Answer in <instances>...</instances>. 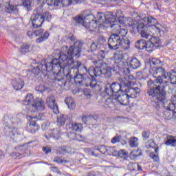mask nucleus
<instances>
[{
    "mask_svg": "<svg viewBox=\"0 0 176 176\" xmlns=\"http://www.w3.org/2000/svg\"><path fill=\"white\" fill-rule=\"evenodd\" d=\"M126 91H124L129 94V98H137V96H138V94H140V93L141 92V89H140V88L137 87L131 86L126 87Z\"/></svg>",
    "mask_w": 176,
    "mask_h": 176,
    "instance_id": "20",
    "label": "nucleus"
},
{
    "mask_svg": "<svg viewBox=\"0 0 176 176\" xmlns=\"http://www.w3.org/2000/svg\"><path fill=\"white\" fill-rule=\"evenodd\" d=\"M42 116H43V115L42 114H41V113H38V114H36V116H34V117H32V116H30V119H37V120H42Z\"/></svg>",
    "mask_w": 176,
    "mask_h": 176,
    "instance_id": "60",
    "label": "nucleus"
},
{
    "mask_svg": "<svg viewBox=\"0 0 176 176\" xmlns=\"http://www.w3.org/2000/svg\"><path fill=\"white\" fill-rule=\"evenodd\" d=\"M53 63L59 68V72L64 69L67 65H71L73 63L72 57H79L80 56V47L79 45H72L67 53H54Z\"/></svg>",
    "mask_w": 176,
    "mask_h": 176,
    "instance_id": "4",
    "label": "nucleus"
},
{
    "mask_svg": "<svg viewBox=\"0 0 176 176\" xmlns=\"http://www.w3.org/2000/svg\"><path fill=\"white\" fill-rule=\"evenodd\" d=\"M138 45H148V43L144 39H140L135 42Z\"/></svg>",
    "mask_w": 176,
    "mask_h": 176,
    "instance_id": "61",
    "label": "nucleus"
},
{
    "mask_svg": "<svg viewBox=\"0 0 176 176\" xmlns=\"http://www.w3.org/2000/svg\"><path fill=\"white\" fill-rule=\"evenodd\" d=\"M129 66L133 69H138L141 67V62L137 58H133L129 63Z\"/></svg>",
    "mask_w": 176,
    "mask_h": 176,
    "instance_id": "33",
    "label": "nucleus"
},
{
    "mask_svg": "<svg viewBox=\"0 0 176 176\" xmlns=\"http://www.w3.org/2000/svg\"><path fill=\"white\" fill-rule=\"evenodd\" d=\"M70 132L68 133V137L70 138V140H78L79 137H80V135L76 134L74 131L69 130Z\"/></svg>",
    "mask_w": 176,
    "mask_h": 176,
    "instance_id": "48",
    "label": "nucleus"
},
{
    "mask_svg": "<svg viewBox=\"0 0 176 176\" xmlns=\"http://www.w3.org/2000/svg\"><path fill=\"white\" fill-rule=\"evenodd\" d=\"M12 86L14 90H21L25 86L24 80L21 77H17L12 80Z\"/></svg>",
    "mask_w": 176,
    "mask_h": 176,
    "instance_id": "23",
    "label": "nucleus"
},
{
    "mask_svg": "<svg viewBox=\"0 0 176 176\" xmlns=\"http://www.w3.org/2000/svg\"><path fill=\"white\" fill-rule=\"evenodd\" d=\"M151 134V132L149 131H144L142 133V137L144 141H146V140H149V135Z\"/></svg>",
    "mask_w": 176,
    "mask_h": 176,
    "instance_id": "52",
    "label": "nucleus"
},
{
    "mask_svg": "<svg viewBox=\"0 0 176 176\" xmlns=\"http://www.w3.org/2000/svg\"><path fill=\"white\" fill-rule=\"evenodd\" d=\"M153 46L154 45H146L144 50H146V52H151L153 51Z\"/></svg>",
    "mask_w": 176,
    "mask_h": 176,
    "instance_id": "58",
    "label": "nucleus"
},
{
    "mask_svg": "<svg viewBox=\"0 0 176 176\" xmlns=\"http://www.w3.org/2000/svg\"><path fill=\"white\" fill-rule=\"evenodd\" d=\"M105 58V51L101 50L98 55H93L91 57V63L96 64V67H90L89 70V75L91 78L89 86L90 87H97V80L96 78L104 75L105 78H111V74L109 70L107 69L108 65L102 63V60Z\"/></svg>",
    "mask_w": 176,
    "mask_h": 176,
    "instance_id": "2",
    "label": "nucleus"
},
{
    "mask_svg": "<svg viewBox=\"0 0 176 176\" xmlns=\"http://www.w3.org/2000/svg\"><path fill=\"white\" fill-rule=\"evenodd\" d=\"M117 102L121 104V105H128L130 102V98L129 94L124 91L120 92V94L116 97Z\"/></svg>",
    "mask_w": 176,
    "mask_h": 176,
    "instance_id": "18",
    "label": "nucleus"
},
{
    "mask_svg": "<svg viewBox=\"0 0 176 176\" xmlns=\"http://www.w3.org/2000/svg\"><path fill=\"white\" fill-rule=\"evenodd\" d=\"M150 72L154 78H156V79H162V80H166V79H167L169 73L166 72V69L162 67H153L150 70Z\"/></svg>",
    "mask_w": 176,
    "mask_h": 176,
    "instance_id": "11",
    "label": "nucleus"
},
{
    "mask_svg": "<svg viewBox=\"0 0 176 176\" xmlns=\"http://www.w3.org/2000/svg\"><path fill=\"white\" fill-rule=\"evenodd\" d=\"M150 42L151 45H160V43H162L159 37H151L150 38Z\"/></svg>",
    "mask_w": 176,
    "mask_h": 176,
    "instance_id": "49",
    "label": "nucleus"
},
{
    "mask_svg": "<svg viewBox=\"0 0 176 176\" xmlns=\"http://www.w3.org/2000/svg\"><path fill=\"white\" fill-rule=\"evenodd\" d=\"M164 83L166 85V86L168 83H171L172 85H175L176 87V72H171L168 73V76L166 78V80H163V85Z\"/></svg>",
    "mask_w": 176,
    "mask_h": 176,
    "instance_id": "25",
    "label": "nucleus"
},
{
    "mask_svg": "<svg viewBox=\"0 0 176 176\" xmlns=\"http://www.w3.org/2000/svg\"><path fill=\"white\" fill-rule=\"evenodd\" d=\"M31 51V47L28 45H23L21 46V48L19 50L20 53L22 54H25V53H28Z\"/></svg>",
    "mask_w": 176,
    "mask_h": 176,
    "instance_id": "42",
    "label": "nucleus"
},
{
    "mask_svg": "<svg viewBox=\"0 0 176 176\" xmlns=\"http://www.w3.org/2000/svg\"><path fill=\"white\" fill-rule=\"evenodd\" d=\"M165 145L176 146V137L168 135L165 140Z\"/></svg>",
    "mask_w": 176,
    "mask_h": 176,
    "instance_id": "34",
    "label": "nucleus"
},
{
    "mask_svg": "<svg viewBox=\"0 0 176 176\" xmlns=\"http://www.w3.org/2000/svg\"><path fill=\"white\" fill-rule=\"evenodd\" d=\"M129 144L131 148H137L138 146V138L135 137L131 138Z\"/></svg>",
    "mask_w": 176,
    "mask_h": 176,
    "instance_id": "43",
    "label": "nucleus"
},
{
    "mask_svg": "<svg viewBox=\"0 0 176 176\" xmlns=\"http://www.w3.org/2000/svg\"><path fill=\"white\" fill-rule=\"evenodd\" d=\"M108 64L111 71H113V72H118V71H119L120 68H123V65H124L122 63L115 62L112 58L108 60Z\"/></svg>",
    "mask_w": 176,
    "mask_h": 176,
    "instance_id": "24",
    "label": "nucleus"
},
{
    "mask_svg": "<svg viewBox=\"0 0 176 176\" xmlns=\"http://www.w3.org/2000/svg\"><path fill=\"white\" fill-rule=\"evenodd\" d=\"M155 146V142L152 140H148L146 142V148L147 149H151V148H153Z\"/></svg>",
    "mask_w": 176,
    "mask_h": 176,
    "instance_id": "53",
    "label": "nucleus"
},
{
    "mask_svg": "<svg viewBox=\"0 0 176 176\" xmlns=\"http://www.w3.org/2000/svg\"><path fill=\"white\" fill-rule=\"evenodd\" d=\"M142 155V152H140L138 151H133L131 152L129 155V157L131 160H135L136 159H138L140 156Z\"/></svg>",
    "mask_w": 176,
    "mask_h": 176,
    "instance_id": "40",
    "label": "nucleus"
},
{
    "mask_svg": "<svg viewBox=\"0 0 176 176\" xmlns=\"http://www.w3.org/2000/svg\"><path fill=\"white\" fill-rule=\"evenodd\" d=\"M166 109L164 111L163 116L164 119H166V120H170V119H173V116L174 115H176V112L174 113V108H165Z\"/></svg>",
    "mask_w": 176,
    "mask_h": 176,
    "instance_id": "29",
    "label": "nucleus"
},
{
    "mask_svg": "<svg viewBox=\"0 0 176 176\" xmlns=\"http://www.w3.org/2000/svg\"><path fill=\"white\" fill-rule=\"evenodd\" d=\"M113 16H115L116 21L112 23V25L118 24L119 25V23L118 21H120V20H122V19H123V14H122V12L120 10H118L116 12V16L115 15H113Z\"/></svg>",
    "mask_w": 176,
    "mask_h": 176,
    "instance_id": "38",
    "label": "nucleus"
},
{
    "mask_svg": "<svg viewBox=\"0 0 176 176\" xmlns=\"http://www.w3.org/2000/svg\"><path fill=\"white\" fill-rule=\"evenodd\" d=\"M57 153L59 155H64L65 153H75V149L69 146H63L58 148Z\"/></svg>",
    "mask_w": 176,
    "mask_h": 176,
    "instance_id": "27",
    "label": "nucleus"
},
{
    "mask_svg": "<svg viewBox=\"0 0 176 176\" xmlns=\"http://www.w3.org/2000/svg\"><path fill=\"white\" fill-rule=\"evenodd\" d=\"M104 105H107L109 108H112L113 105H118V99L115 96H109L104 101Z\"/></svg>",
    "mask_w": 176,
    "mask_h": 176,
    "instance_id": "28",
    "label": "nucleus"
},
{
    "mask_svg": "<svg viewBox=\"0 0 176 176\" xmlns=\"http://www.w3.org/2000/svg\"><path fill=\"white\" fill-rule=\"evenodd\" d=\"M54 162L58 163V164H65L66 163H69V160H63L60 157H55L54 158Z\"/></svg>",
    "mask_w": 176,
    "mask_h": 176,
    "instance_id": "45",
    "label": "nucleus"
},
{
    "mask_svg": "<svg viewBox=\"0 0 176 176\" xmlns=\"http://www.w3.org/2000/svg\"><path fill=\"white\" fill-rule=\"evenodd\" d=\"M162 107L164 108H171L173 109H176V90L173 95L170 98V101L167 100L165 97V102L164 103H162Z\"/></svg>",
    "mask_w": 176,
    "mask_h": 176,
    "instance_id": "21",
    "label": "nucleus"
},
{
    "mask_svg": "<svg viewBox=\"0 0 176 176\" xmlns=\"http://www.w3.org/2000/svg\"><path fill=\"white\" fill-rule=\"evenodd\" d=\"M26 130L29 133L34 134V133H36L39 130V125L36 122H31L27 126Z\"/></svg>",
    "mask_w": 176,
    "mask_h": 176,
    "instance_id": "30",
    "label": "nucleus"
},
{
    "mask_svg": "<svg viewBox=\"0 0 176 176\" xmlns=\"http://www.w3.org/2000/svg\"><path fill=\"white\" fill-rule=\"evenodd\" d=\"M156 24H157V21L155 23L144 25V30H141V36L148 39L149 36H152L153 35H159V34H160V28L156 27Z\"/></svg>",
    "mask_w": 176,
    "mask_h": 176,
    "instance_id": "9",
    "label": "nucleus"
},
{
    "mask_svg": "<svg viewBox=\"0 0 176 176\" xmlns=\"http://www.w3.org/2000/svg\"><path fill=\"white\" fill-rule=\"evenodd\" d=\"M156 23H157V19L153 18L152 16L144 17L139 21L137 26L133 28V32H135V34L140 32L141 34V31L145 30V25L156 24Z\"/></svg>",
    "mask_w": 176,
    "mask_h": 176,
    "instance_id": "10",
    "label": "nucleus"
},
{
    "mask_svg": "<svg viewBox=\"0 0 176 176\" xmlns=\"http://www.w3.org/2000/svg\"><path fill=\"white\" fill-rule=\"evenodd\" d=\"M34 36H40L36 39V43H42L49 38V33L44 30H38L33 32Z\"/></svg>",
    "mask_w": 176,
    "mask_h": 176,
    "instance_id": "14",
    "label": "nucleus"
},
{
    "mask_svg": "<svg viewBox=\"0 0 176 176\" xmlns=\"http://www.w3.org/2000/svg\"><path fill=\"white\" fill-rule=\"evenodd\" d=\"M51 134L54 138H58L60 137V132L56 129H52Z\"/></svg>",
    "mask_w": 176,
    "mask_h": 176,
    "instance_id": "54",
    "label": "nucleus"
},
{
    "mask_svg": "<svg viewBox=\"0 0 176 176\" xmlns=\"http://www.w3.org/2000/svg\"><path fill=\"white\" fill-rule=\"evenodd\" d=\"M120 141V136H115L111 139L112 144H116V142H119Z\"/></svg>",
    "mask_w": 176,
    "mask_h": 176,
    "instance_id": "59",
    "label": "nucleus"
},
{
    "mask_svg": "<svg viewBox=\"0 0 176 176\" xmlns=\"http://www.w3.org/2000/svg\"><path fill=\"white\" fill-rule=\"evenodd\" d=\"M30 112H35V111H45V101L41 98L34 99V104L30 109Z\"/></svg>",
    "mask_w": 176,
    "mask_h": 176,
    "instance_id": "15",
    "label": "nucleus"
},
{
    "mask_svg": "<svg viewBox=\"0 0 176 176\" xmlns=\"http://www.w3.org/2000/svg\"><path fill=\"white\" fill-rule=\"evenodd\" d=\"M71 65H73L71 67L70 71L67 73V76H69L70 79H74L75 83L76 85H80L81 87V90L86 97L89 96V84L86 82V80L85 78H83V75L82 74H78V72H79V69L80 67H82V63L79 61H74L71 65H67V67H69Z\"/></svg>",
    "mask_w": 176,
    "mask_h": 176,
    "instance_id": "5",
    "label": "nucleus"
},
{
    "mask_svg": "<svg viewBox=\"0 0 176 176\" xmlns=\"http://www.w3.org/2000/svg\"><path fill=\"white\" fill-rule=\"evenodd\" d=\"M77 24H80L85 27L87 30L89 28V25L87 20H89V10H83L78 16L74 18Z\"/></svg>",
    "mask_w": 176,
    "mask_h": 176,
    "instance_id": "12",
    "label": "nucleus"
},
{
    "mask_svg": "<svg viewBox=\"0 0 176 176\" xmlns=\"http://www.w3.org/2000/svg\"><path fill=\"white\" fill-rule=\"evenodd\" d=\"M89 27H92L94 29L100 26L105 27L106 28H108V27L113 28L112 31L113 34L109 37L108 45H111V43H115L116 45H123V43L124 45H130V43H133L130 37H125L124 38H120V36L127 35V30L122 28L120 25L118 24L112 25L116 21L113 12H109L106 14H104L103 12H98L96 17V15L89 14Z\"/></svg>",
    "mask_w": 176,
    "mask_h": 176,
    "instance_id": "1",
    "label": "nucleus"
},
{
    "mask_svg": "<svg viewBox=\"0 0 176 176\" xmlns=\"http://www.w3.org/2000/svg\"><path fill=\"white\" fill-rule=\"evenodd\" d=\"M36 91H40V93H43V91H45V87H43L42 85H38L36 87Z\"/></svg>",
    "mask_w": 176,
    "mask_h": 176,
    "instance_id": "57",
    "label": "nucleus"
},
{
    "mask_svg": "<svg viewBox=\"0 0 176 176\" xmlns=\"http://www.w3.org/2000/svg\"><path fill=\"white\" fill-rule=\"evenodd\" d=\"M6 13H10V14H19V8L17 6H10L8 5L6 7Z\"/></svg>",
    "mask_w": 176,
    "mask_h": 176,
    "instance_id": "32",
    "label": "nucleus"
},
{
    "mask_svg": "<svg viewBox=\"0 0 176 176\" xmlns=\"http://www.w3.org/2000/svg\"><path fill=\"white\" fill-rule=\"evenodd\" d=\"M148 64L151 68H152V65L154 67H157V65L162 64V61L157 58H153L151 60H150Z\"/></svg>",
    "mask_w": 176,
    "mask_h": 176,
    "instance_id": "44",
    "label": "nucleus"
},
{
    "mask_svg": "<svg viewBox=\"0 0 176 176\" xmlns=\"http://www.w3.org/2000/svg\"><path fill=\"white\" fill-rule=\"evenodd\" d=\"M127 58H129V55L124 54L122 51H119L114 54L112 60L116 63L124 65V61H126Z\"/></svg>",
    "mask_w": 176,
    "mask_h": 176,
    "instance_id": "16",
    "label": "nucleus"
},
{
    "mask_svg": "<svg viewBox=\"0 0 176 176\" xmlns=\"http://www.w3.org/2000/svg\"><path fill=\"white\" fill-rule=\"evenodd\" d=\"M109 49H111V50H118V49H120V47H122V45H116L112 46V45H108Z\"/></svg>",
    "mask_w": 176,
    "mask_h": 176,
    "instance_id": "56",
    "label": "nucleus"
},
{
    "mask_svg": "<svg viewBox=\"0 0 176 176\" xmlns=\"http://www.w3.org/2000/svg\"><path fill=\"white\" fill-rule=\"evenodd\" d=\"M65 117L63 115L58 117V124L59 126H64V124H65Z\"/></svg>",
    "mask_w": 176,
    "mask_h": 176,
    "instance_id": "50",
    "label": "nucleus"
},
{
    "mask_svg": "<svg viewBox=\"0 0 176 176\" xmlns=\"http://www.w3.org/2000/svg\"><path fill=\"white\" fill-rule=\"evenodd\" d=\"M127 91V89L124 85H122V82H113L112 84H107L105 87L104 93L109 97H116L119 92Z\"/></svg>",
    "mask_w": 176,
    "mask_h": 176,
    "instance_id": "8",
    "label": "nucleus"
},
{
    "mask_svg": "<svg viewBox=\"0 0 176 176\" xmlns=\"http://www.w3.org/2000/svg\"><path fill=\"white\" fill-rule=\"evenodd\" d=\"M65 102L69 109H75L76 104H75V102H74L72 98H66L65 100Z\"/></svg>",
    "mask_w": 176,
    "mask_h": 176,
    "instance_id": "36",
    "label": "nucleus"
},
{
    "mask_svg": "<svg viewBox=\"0 0 176 176\" xmlns=\"http://www.w3.org/2000/svg\"><path fill=\"white\" fill-rule=\"evenodd\" d=\"M82 124H72L71 127L69 128V130H71L72 131H74V133H80V131H82Z\"/></svg>",
    "mask_w": 176,
    "mask_h": 176,
    "instance_id": "37",
    "label": "nucleus"
},
{
    "mask_svg": "<svg viewBox=\"0 0 176 176\" xmlns=\"http://www.w3.org/2000/svg\"><path fill=\"white\" fill-rule=\"evenodd\" d=\"M118 80L121 82L122 86H124L125 89L131 87V86H137V83H135V78H134L133 75L120 77Z\"/></svg>",
    "mask_w": 176,
    "mask_h": 176,
    "instance_id": "13",
    "label": "nucleus"
},
{
    "mask_svg": "<svg viewBox=\"0 0 176 176\" xmlns=\"http://www.w3.org/2000/svg\"><path fill=\"white\" fill-rule=\"evenodd\" d=\"M135 47L138 50H145V45H136Z\"/></svg>",
    "mask_w": 176,
    "mask_h": 176,
    "instance_id": "64",
    "label": "nucleus"
},
{
    "mask_svg": "<svg viewBox=\"0 0 176 176\" xmlns=\"http://www.w3.org/2000/svg\"><path fill=\"white\" fill-rule=\"evenodd\" d=\"M56 68L58 69V71H60L58 66L56 65L52 62H47L45 60H41V63L38 65L32 68V69L25 70L24 72L26 74L25 76L27 78H31V76H38L41 72L44 75L46 74V72H56Z\"/></svg>",
    "mask_w": 176,
    "mask_h": 176,
    "instance_id": "6",
    "label": "nucleus"
},
{
    "mask_svg": "<svg viewBox=\"0 0 176 176\" xmlns=\"http://www.w3.org/2000/svg\"><path fill=\"white\" fill-rule=\"evenodd\" d=\"M118 156L121 157V159H124V160H127V154L124 150H120L118 152Z\"/></svg>",
    "mask_w": 176,
    "mask_h": 176,
    "instance_id": "51",
    "label": "nucleus"
},
{
    "mask_svg": "<svg viewBox=\"0 0 176 176\" xmlns=\"http://www.w3.org/2000/svg\"><path fill=\"white\" fill-rule=\"evenodd\" d=\"M46 103L49 108L52 109L55 115H57V113H58V106L57 105V104H56V98L54 96L47 97L46 99Z\"/></svg>",
    "mask_w": 176,
    "mask_h": 176,
    "instance_id": "17",
    "label": "nucleus"
},
{
    "mask_svg": "<svg viewBox=\"0 0 176 176\" xmlns=\"http://www.w3.org/2000/svg\"><path fill=\"white\" fill-rule=\"evenodd\" d=\"M35 102V99H34V96L31 94H28L25 96V98L23 101L24 105H27V109L31 111V108L32 107V104Z\"/></svg>",
    "mask_w": 176,
    "mask_h": 176,
    "instance_id": "26",
    "label": "nucleus"
},
{
    "mask_svg": "<svg viewBox=\"0 0 176 176\" xmlns=\"http://www.w3.org/2000/svg\"><path fill=\"white\" fill-rule=\"evenodd\" d=\"M68 39H69V41H71V42H75V41H76L75 36L74 34H72V33L69 34V35L68 36Z\"/></svg>",
    "mask_w": 176,
    "mask_h": 176,
    "instance_id": "62",
    "label": "nucleus"
},
{
    "mask_svg": "<svg viewBox=\"0 0 176 176\" xmlns=\"http://www.w3.org/2000/svg\"><path fill=\"white\" fill-rule=\"evenodd\" d=\"M48 6H53L54 8H59L60 0H46L45 1Z\"/></svg>",
    "mask_w": 176,
    "mask_h": 176,
    "instance_id": "39",
    "label": "nucleus"
},
{
    "mask_svg": "<svg viewBox=\"0 0 176 176\" xmlns=\"http://www.w3.org/2000/svg\"><path fill=\"white\" fill-rule=\"evenodd\" d=\"M3 131L6 137L10 140H14L16 138V133H17V129L14 127L6 125L3 129Z\"/></svg>",
    "mask_w": 176,
    "mask_h": 176,
    "instance_id": "19",
    "label": "nucleus"
},
{
    "mask_svg": "<svg viewBox=\"0 0 176 176\" xmlns=\"http://www.w3.org/2000/svg\"><path fill=\"white\" fill-rule=\"evenodd\" d=\"M43 151H44L45 155H49L52 152V148L49 146H43Z\"/></svg>",
    "mask_w": 176,
    "mask_h": 176,
    "instance_id": "55",
    "label": "nucleus"
},
{
    "mask_svg": "<svg viewBox=\"0 0 176 176\" xmlns=\"http://www.w3.org/2000/svg\"><path fill=\"white\" fill-rule=\"evenodd\" d=\"M30 20L33 28H41L45 21H50L52 20V14L49 11L42 13L39 11V9L36 8L34 13L31 15Z\"/></svg>",
    "mask_w": 176,
    "mask_h": 176,
    "instance_id": "7",
    "label": "nucleus"
},
{
    "mask_svg": "<svg viewBox=\"0 0 176 176\" xmlns=\"http://www.w3.org/2000/svg\"><path fill=\"white\" fill-rule=\"evenodd\" d=\"M22 5L25 9H27L28 11L32 10L31 8V1L30 0H23Z\"/></svg>",
    "mask_w": 176,
    "mask_h": 176,
    "instance_id": "46",
    "label": "nucleus"
},
{
    "mask_svg": "<svg viewBox=\"0 0 176 176\" xmlns=\"http://www.w3.org/2000/svg\"><path fill=\"white\" fill-rule=\"evenodd\" d=\"M159 151L158 148H155V152L151 153L149 154V156L154 162H159V154H157V152Z\"/></svg>",
    "mask_w": 176,
    "mask_h": 176,
    "instance_id": "41",
    "label": "nucleus"
},
{
    "mask_svg": "<svg viewBox=\"0 0 176 176\" xmlns=\"http://www.w3.org/2000/svg\"><path fill=\"white\" fill-rule=\"evenodd\" d=\"M163 82L162 79H155L150 80L147 82V94L153 100L151 104L157 111H159L161 105L166 102V91L162 89V87H164L162 85Z\"/></svg>",
    "mask_w": 176,
    "mask_h": 176,
    "instance_id": "3",
    "label": "nucleus"
},
{
    "mask_svg": "<svg viewBox=\"0 0 176 176\" xmlns=\"http://www.w3.org/2000/svg\"><path fill=\"white\" fill-rule=\"evenodd\" d=\"M98 119V116L97 115H89V120L90 123H91L92 126H96L97 124V120Z\"/></svg>",
    "mask_w": 176,
    "mask_h": 176,
    "instance_id": "47",
    "label": "nucleus"
},
{
    "mask_svg": "<svg viewBox=\"0 0 176 176\" xmlns=\"http://www.w3.org/2000/svg\"><path fill=\"white\" fill-rule=\"evenodd\" d=\"M20 118L10 114H5L3 118V122L5 124H9L10 123H12L13 124H16V123H20Z\"/></svg>",
    "mask_w": 176,
    "mask_h": 176,
    "instance_id": "22",
    "label": "nucleus"
},
{
    "mask_svg": "<svg viewBox=\"0 0 176 176\" xmlns=\"http://www.w3.org/2000/svg\"><path fill=\"white\" fill-rule=\"evenodd\" d=\"M81 0H60L59 8H67L72 3H80Z\"/></svg>",
    "mask_w": 176,
    "mask_h": 176,
    "instance_id": "31",
    "label": "nucleus"
},
{
    "mask_svg": "<svg viewBox=\"0 0 176 176\" xmlns=\"http://www.w3.org/2000/svg\"><path fill=\"white\" fill-rule=\"evenodd\" d=\"M98 150L99 151V152H100V153H102V155L107 153H107H109V155H111V153H112V151H113V148L105 146H100L98 147Z\"/></svg>",
    "mask_w": 176,
    "mask_h": 176,
    "instance_id": "35",
    "label": "nucleus"
},
{
    "mask_svg": "<svg viewBox=\"0 0 176 176\" xmlns=\"http://www.w3.org/2000/svg\"><path fill=\"white\" fill-rule=\"evenodd\" d=\"M50 126L49 122H44L42 126H41V129L43 130H46Z\"/></svg>",
    "mask_w": 176,
    "mask_h": 176,
    "instance_id": "63",
    "label": "nucleus"
}]
</instances>
